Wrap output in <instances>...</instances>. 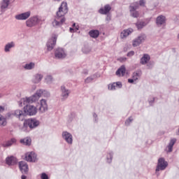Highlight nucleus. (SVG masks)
<instances>
[{"label": "nucleus", "instance_id": "22", "mask_svg": "<svg viewBox=\"0 0 179 179\" xmlns=\"http://www.w3.org/2000/svg\"><path fill=\"white\" fill-rule=\"evenodd\" d=\"M42 79H43V75L40 73L34 74V76L32 77V83L35 84H38L40 82H41Z\"/></svg>", "mask_w": 179, "mask_h": 179}, {"label": "nucleus", "instance_id": "3", "mask_svg": "<svg viewBox=\"0 0 179 179\" xmlns=\"http://www.w3.org/2000/svg\"><path fill=\"white\" fill-rule=\"evenodd\" d=\"M167 166L168 162L165 160L164 158H158L157 168H155V175L159 177L160 175L159 172L164 171L166 169Z\"/></svg>", "mask_w": 179, "mask_h": 179}, {"label": "nucleus", "instance_id": "30", "mask_svg": "<svg viewBox=\"0 0 179 179\" xmlns=\"http://www.w3.org/2000/svg\"><path fill=\"white\" fill-rule=\"evenodd\" d=\"M64 22H65V18L62 17L61 18L60 21H57V20H53L52 24L53 27H59L64 23Z\"/></svg>", "mask_w": 179, "mask_h": 179}, {"label": "nucleus", "instance_id": "46", "mask_svg": "<svg viewBox=\"0 0 179 179\" xmlns=\"http://www.w3.org/2000/svg\"><path fill=\"white\" fill-rule=\"evenodd\" d=\"M137 80H134V78H129V80H127V82L129 83H134L135 81H136Z\"/></svg>", "mask_w": 179, "mask_h": 179}, {"label": "nucleus", "instance_id": "34", "mask_svg": "<svg viewBox=\"0 0 179 179\" xmlns=\"http://www.w3.org/2000/svg\"><path fill=\"white\" fill-rule=\"evenodd\" d=\"M136 26L138 30H141L147 26V23L145 22H136Z\"/></svg>", "mask_w": 179, "mask_h": 179}, {"label": "nucleus", "instance_id": "43", "mask_svg": "<svg viewBox=\"0 0 179 179\" xmlns=\"http://www.w3.org/2000/svg\"><path fill=\"white\" fill-rule=\"evenodd\" d=\"M94 122H98V115L96 113H93Z\"/></svg>", "mask_w": 179, "mask_h": 179}, {"label": "nucleus", "instance_id": "13", "mask_svg": "<svg viewBox=\"0 0 179 179\" xmlns=\"http://www.w3.org/2000/svg\"><path fill=\"white\" fill-rule=\"evenodd\" d=\"M55 44H57V37L53 36L52 38L49 39L47 43L48 51H52L54 49Z\"/></svg>", "mask_w": 179, "mask_h": 179}, {"label": "nucleus", "instance_id": "20", "mask_svg": "<svg viewBox=\"0 0 179 179\" xmlns=\"http://www.w3.org/2000/svg\"><path fill=\"white\" fill-rule=\"evenodd\" d=\"M17 142L15 138H12L10 140L6 141L3 143L2 146L5 148H8L9 147L13 146V145L15 144Z\"/></svg>", "mask_w": 179, "mask_h": 179}, {"label": "nucleus", "instance_id": "59", "mask_svg": "<svg viewBox=\"0 0 179 179\" xmlns=\"http://www.w3.org/2000/svg\"><path fill=\"white\" fill-rule=\"evenodd\" d=\"M178 40L179 41V34H178Z\"/></svg>", "mask_w": 179, "mask_h": 179}, {"label": "nucleus", "instance_id": "58", "mask_svg": "<svg viewBox=\"0 0 179 179\" xmlns=\"http://www.w3.org/2000/svg\"><path fill=\"white\" fill-rule=\"evenodd\" d=\"M72 122V118H70V120H69V122Z\"/></svg>", "mask_w": 179, "mask_h": 179}, {"label": "nucleus", "instance_id": "31", "mask_svg": "<svg viewBox=\"0 0 179 179\" xmlns=\"http://www.w3.org/2000/svg\"><path fill=\"white\" fill-rule=\"evenodd\" d=\"M114 152L113 151H108L106 152V163L111 164L113 162Z\"/></svg>", "mask_w": 179, "mask_h": 179}, {"label": "nucleus", "instance_id": "42", "mask_svg": "<svg viewBox=\"0 0 179 179\" xmlns=\"http://www.w3.org/2000/svg\"><path fill=\"white\" fill-rule=\"evenodd\" d=\"M146 3V1L145 0H140L139 1V6L141 7H145V4Z\"/></svg>", "mask_w": 179, "mask_h": 179}, {"label": "nucleus", "instance_id": "4", "mask_svg": "<svg viewBox=\"0 0 179 179\" xmlns=\"http://www.w3.org/2000/svg\"><path fill=\"white\" fill-rule=\"evenodd\" d=\"M67 12V3H62L60 7L58 8V11L57 12V17H55V18H57V20H59V18L63 17L65 15H66Z\"/></svg>", "mask_w": 179, "mask_h": 179}, {"label": "nucleus", "instance_id": "17", "mask_svg": "<svg viewBox=\"0 0 179 179\" xmlns=\"http://www.w3.org/2000/svg\"><path fill=\"white\" fill-rule=\"evenodd\" d=\"M122 87L121 82H114L112 84L108 85V90L110 91H115L117 89H121Z\"/></svg>", "mask_w": 179, "mask_h": 179}, {"label": "nucleus", "instance_id": "37", "mask_svg": "<svg viewBox=\"0 0 179 179\" xmlns=\"http://www.w3.org/2000/svg\"><path fill=\"white\" fill-rule=\"evenodd\" d=\"M95 79V76H89L87 78H86L84 82L85 83H90Z\"/></svg>", "mask_w": 179, "mask_h": 179}, {"label": "nucleus", "instance_id": "29", "mask_svg": "<svg viewBox=\"0 0 179 179\" xmlns=\"http://www.w3.org/2000/svg\"><path fill=\"white\" fill-rule=\"evenodd\" d=\"M36 67V64L34 62H29L27 63L24 66H22V68H24L26 71H31Z\"/></svg>", "mask_w": 179, "mask_h": 179}, {"label": "nucleus", "instance_id": "54", "mask_svg": "<svg viewBox=\"0 0 179 179\" xmlns=\"http://www.w3.org/2000/svg\"><path fill=\"white\" fill-rule=\"evenodd\" d=\"M3 96L2 93H0V99H1Z\"/></svg>", "mask_w": 179, "mask_h": 179}, {"label": "nucleus", "instance_id": "36", "mask_svg": "<svg viewBox=\"0 0 179 179\" xmlns=\"http://www.w3.org/2000/svg\"><path fill=\"white\" fill-rule=\"evenodd\" d=\"M134 121V118H132L131 116H130L129 118L127 119V120L124 122V125L126 127H129L131 123Z\"/></svg>", "mask_w": 179, "mask_h": 179}, {"label": "nucleus", "instance_id": "60", "mask_svg": "<svg viewBox=\"0 0 179 179\" xmlns=\"http://www.w3.org/2000/svg\"><path fill=\"white\" fill-rule=\"evenodd\" d=\"M178 103H179V97H178Z\"/></svg>", "mask_w": 179, "mask_h": 179}, {"label": "nucleus", "instance_id": "28", "mask_svg": "<svg viewBox=\"0 0 179 179\" xmlns=\"http://www.w3.org/2000/svg\"><path fill=\"white\" fill-rule=\"evenodd\" d=\"M88 34L92 38H97L100 35V31L98 29H92L89 31Z\"/></svg>", "mask_w": 179, "mask_h": 179}, {"label": "nucleus", "instance_id": "27", "mask_svg": "<svg viewBox=\"0 0 179 179\" xmlns=\"http://www.w3.org/2000/svg\"><path fill=\"white\" fill-rule=\"evenodd\" d=\"M20 143L26 146H31V139L29 137H26L20 140Z\"/></svg>", "mask_w": 179, "mask_h": 179}, {"label": "nucleus", "instance_id": "18", "mask_svg": "<svg viewBox=\"0 0 179 179\" xmlns=\"http://www.w3.org/2000/svg\"><path fill=\"white\" fill-rule=\"evenodd\" d=\"M10 0H2L0 3V8L1 13H5L8 9Z\"/></svg>", "mask_w": 179, "mask_h": 179}, {"label": "nucleus", "instance_id": "24", "mask_svg": "<svg viewBox=\"0 0 179 179\" xmlns=\"http://www.w3.org/2000/svg\"><path fill=\"white\" fill-rule=\"evenodd\" d=\"M15 48V43L11 41L10 43H7L6 45L4 46V52L8 53L10 52L12 48Z\"/></svg>", "mask_w": 179, "mask_h": 179}, {"label": "nucleus", "instance_id": "47", "mask_svg": "<svg viewBox=\"0 0 179 179\" xmlns=\"http://www.w3.org/2000/svg\"><path fill=\"white\" fill-rule=\"evenodd\" d=\"M120 62H125L127 61V57H120Z\"/></svg>", "mask_w": 179, "mask_h": 179}, {"label": "nucleus", "instance_id": "57", "mask_svg": "<svg viewBox=\"0 0 179 179\" xmlns=\"http://www.w3.org/2000/svg\"><path fill=\"white\" fill-rule=\"evenodd\" d=\"M73 27H76V23H73L72 25Z\"/></svg>", "mask_w": 179, "mask_h": 179}, {"label": "nucleus", "instance_id": "7", "mask_svg": "<svg viewBox=\"0 0 179 179\" xmlns=\"http://www.w3.org/2000/svg\"><path fill=\"white\" fill-rule=\"evenodd\" d=\"M40 19L37 16L31 17L26 21V25L28 27H34L37 24H39Z\"/></svg>", "mask_w": 179, "mask_h": 179}, {"label": "nucleus", "instance_id": "61", "mask_svg": "<svg viewBox=\"0 0 179 179\" xmlns=\"http://www.w3.org/2000/svg\"><path fill=\"white\" fill-rule=\"evenodd\" d=\"M178 136H179V127H178Z\"/></svg>", "mask_w": 179, "mask_h": 179}, {"label": "nucleus", "instance_id": "1", "mask_svg": "<svg viewBox=\"0 0 179 179\" xmlns=\"http://www.w3.org/2000/svg\"><path fill=\"white\" fill-rule=\"evenodd\" d=\"M43 94H44V96L47 98L50 97V96L48 92L43 91V90H37L36 93L31 96L21 99V101H19V106H26L24 107V111L22 110H15L14 111V116L16 117L17 119H19V120L24 121V117L27 115H36L37 113V108L29 104L38 101Z\"/></svg>", "mask_w": 179, "mask_h": 179}, {"label": "nucleus", "instance_id": "48", "mask_svg": "<svg viewBox=\"0 0 179 179\" xmlns=\"http://www.w3.org/2000/svg\"><path fill=\"white\" fill-rule=\"evenodd\" d=\"M5 111V106H0V113H3Z\"/></svg>", "mask_w": 179, "mask_h": 179}, {"label": "nucleus", "instance_id": "41", "mask_svg": "<svg viewBox=\"0 0 179 179\" xmlns=\"http://www.w3.org/2000/svg\"><path fill=\"white\" fill-rule=\"evenodd\" d=\"M90 51L91 50H90V48H85V47L83 48V52L84 54H88V53H90Z\"/></svg>", "mask_w": 179, "mask_h": 179}, {"label": "nucleus", "instance_id": "39", "mask_svg": "<svg viewBox=\"0 0 179 179\" xmlns=\"http://www.w3.org/2000/svg\"><path fill=\"white\" fill-rule=\"evenodd\" d=\"M130 15L134 18H137L139 16V13L138 11H129Z\"/></svg>", "mask_w": 179, "mask_h": 179}, {"label": "nucleus", "instance_id": "23", "mask_svg": "<svg viewBox=\"0 0 179 179\" xmlns=\"http://www.w3.org/2000/svg\"><path fill=\"white\" fill-rule=\"evenodd\" d=\"M132 32H134V29H132L131 28H129V29H124V31L121 32L120 37H121L122 39L126 38Z\"/></svg>", "mask_w": 179, "mask_h": 179}, {"label": "nucleus", "instance_id": "9", "mask_svg": "<svg viewBox=\"0 0 179 179\" xmlns=\"http://www.w3.org/2000/svg\"><path fill=\"white\" fill-rule=\"evenodd\" d=\"M25 159L29 162H36L37 160V155L34 151L26 153Z\"/></svg>", "mask_w": 179, "mask_h": 179}, {"label": "nucleus", "instance_id": "2", "mask_svg": "<svg viewBox=\"0 0 179 179\" xmlns=\"http://www.w3.org/2000/svg\"><path fill=\"white\" fill-rule=\"evenodd\" d=\"M40 124V122L35 118L26 119L22 123V127H21V131L24 133L31 132V131L34 130Z\"/></svg>", "mask_w": 179, "mask_h": 179}, {"label": "nucleus", "instance_id": "26", "mask_svg": "<svg viewBox=\"0 0 179 179\" xmlns=\"http://www.w3.org/2000/svg\"><path fill=\"white\" fill-rule=\"evenodd\" d=\"M126 73V67L124 65H122L116 71L117 76H124Z\"/></svg>", "mask_w": 179, "mask_h": 179}, {"label": "nucleus", "instance_id": "51", "mask_svg": "<svg viewBox=\"0 0 179 179\" xmlns=\"http://www.w3.org/2000/svg\"><path fill=\"white\" fill-rule=\"evenodd\" d=\"M154 102H155V98H152V100L149 101V103H150V105H152V103H154Z\"/></svg>", "mask_w": 179, "mask_h": 179}, {"label": "nucleus", "instance_id": "35", "mask_svg": "<svg viewBox=\"0 0 179 179\" xmlns=\"http://www.w3.org/2000/svg\"><path fill=\"white\" fill-rule=\"evenodd\" d=\"M138 9V3H134L129 6V11H136Z\"/></svg>", "mask_w": 179, "mask_h": 179}, {"label": "nucleus", "instance_id": "15", "mask_svg": "<svg viewBox=\"0 0 179 179\" xmlns=\"http://www.w3.org/2000/svg\"><path fill=\"white\" fill-rule=\"evenodd\" d=\"M29 16H31V11H27L26 13H22L21 14L16 15L15 19L17 20H27Z\"/></svg>", "mask_w": 179, "mask_h": 179}, {"label": "nucleus", "instance_id": "14", "mask_svg": "<svg viewBox=\"0 0 179 179\" xmlns=\"http://www.w3.org/2000/svg\"><path fill=\"white\" fill-rule=\"evenodd\" d=\"M38 110L41 113H44L47 110H48V105L47 104L46 100H45L44 99H42L41 101H40V106L38 108Z\"/></svg>", "mask_w": 179, "mask_h": 179}, {"label": "nucleus", "instance_id": "50", "mask_svg": "<svg viewBox=\"0 0 179 179\" xmlns=\"http://www.w3.org/2000/svg\"><path fill=\"white\" fill-rule=\"evenodd\" d=\"M83 73L85 74V75H87L88 74V71L87 69H84L83 71Z\"/></svg>", "mask_w": 179, "mask_h": 179}, {"label": "nucleus", "instance_id": "16", "mask_svg": "<svg viewBox=\"0 0 179 179\" xmlns=\"http://www.w3.org/2000/svg\"><path fill=\"white\" fill-rule=\"evenodd\" d=\"M6 164L7 166H14L17 164V159L13 156H9L6 158Z\"/></svg>", "mask_w": 179, "mask_h": 179}, {"label": "nucleus", "instance_id": "8", "mask_svg": "<svg viewBox=\"0 0 179 179\" xmlns=\"http://www.w3.org/2000/svg\"><path fill=\"white\" fill-rule=\"evenodd\" d=\"M145 39H146V35H145L144 34L139 35V36L135 38L132 42V46L136 48L137 46L141 45V44H142V43H143Z\"/></svg>", "mask_w": 179, "mask_h": 179}, {"label": "nucleus", "instance_id": "38", "mask_svg": "<svg viewBox=\"0 0 179 179\" xmlns=\"http://www.w3.org/2000/svg\"><path fill=\"white\" fill-rule=\"evenodd\" d=\"M45 83L50 84L52 82V76H47L45 78Z\"/></svg>", "mask_w": 179, "mask_h": 179}, {"label": "nucleus", "instance_id": "21", "mask_svg": "<svg viewBox=\"0 0 179 179\" xmlns=\"http://www.w3.org/2000/svg\"><path fill=\"white\" fill-rule=\"evenodd\" d=\"M150 59L151 57L148 54H143L140 59V64H141V65H146L147 63L150 62Z\"/></svg>", "mask_w": 179, "mask_h": 179}, {"label": "nucleus", "instance_id": "40", "mask_svg": "<svg viewBox=\"0 0 179 179\" xmlns=\"http://www.w3.org/2000/svg\"><path fill=\"white\" fill-rule=\"evenodd\" d=\"M154 66H155V62L151 61L147 63V66H148V69H152V67H154Z\"/></svg>", "mask_w": 179, "mask_h": 179}, {"label": "nucleus", "instance_id": "10", "mask_svg": "<svg viewBox=\"0 0 179 179\" xmlns=\"http://www.w3.org/2000/svg\"><path fill=\"white\" fill-rule=\"evenodd\" d=\"M62 138L67 143L68 145L73 144V136L68 131L62 132Z\"/></svg>", "mask_w": 179, "mask_h": 179}, {"label": "nucleus", "instance_id": "6", "mask_svg": "<svg viewBox=\"0 0 179 179\" xmlns=\"http://www.w3.org/2000/svg\"><path fill=\"white\" fill-rule=\"evenodd\" d=\"M55 57L57 59H64L66 57V52L64 48H57L55 51Z\"/></svg>", "mask_w": 179, "mask_h": 179}, {"label": "nucleus", "instance_id": "45", "mask_svg": "<svg viewBox=\"0 0 179 179\" xmlns=\"http://www.w3.org/2000/svg\"><path fill=\"white\" fill-rule=\"evenodd\" d=\"M134 55V51H130V52H127V56L128 57H131Z\"/></svg>", "mask_w": 179, "mask_h": 179}, {"label": "nucleus", "instance_id": "49", "mask_svg": "<svg viewBox=\"0 0 179 179\" xmlns=\"http://www.w3.org/2000/svg\"><path fill=\"white\" fill-rule=\"evenodd\" d=\"M13 115L14 116V112L13 113H7V117H8L9 118L13 117Z\"/></svg>", "mask_w": 179, "mask_h": 179}, {"label": "nucleus", "instance_id": "11", "mask_svg": "<svg viewBox=\"0 0 179 179\" xmlns=\"http://www.w3.org/2000/svg\"><path fill=\"white\" fill-rule=\"evenodd\" d=\"M155 24L158 27L165 26L166 24V17L164 15H160L158 16L155 20Z\"/></svg>", "mask_w": 179, "mask_h": 179}, {"label": "nucleus", "instance_id": "19", "mask_svg": "<svg viewBox=\"0 0 179 179\" xmlns=\"http://www.w3.org/2000/svg\"><path fill=\"white\" fill-rule=\"evenodd\" d=\"M111 10V6L110 4H106L103 8L99 9V13L101 15H108V13Z\"/></svg>", "mask_w": 179, "mask_h": 179}, {"label": "nucleus", "instance_id": "53", "mask_svg": "<svg viewBox=\"0 0 179 179\" xmlns=\"http://www.w3.org/2000/svg\"><path fill=\"white\" fill-rule=\"evenodd\" d=\"M21 179H27V176L24 175H22Z\"/></svg>", "mask_w": 179, "mask_h": 179}, {"label": "nucleus", "instance_id": "44", "mask_svg": "<svg viewBox=\"0 0 179 179\" xmlns=\"http://www.w3.org/2000/svg\"><path fill=\"white\" fill-rule=\"evenodd\" d=\"M41 179H49L48 175L45 173H41Z\"/></svg>", "mask_w": 179, "mask_h": 179}, {"label": "nucleus", "instance_id": "52", "mask_svg": "<svg viewBox=\"0 0 179 179\" xmlns=\"http://www.w3.org/2000/svg\"><path fill=\"white\" fill-rule=\"evenodd\" d=\"M70 33H75L76 32L73 28H70Z\"/></svg>", "mask_w": 179, "mask_h": 179}, {"label": "nucleus", "instance_id": "55", "mask_svg": "<svg viewBox=\"0 0 179 179\" xmlns=\"http://www.w3.org/2000/svg\"><path fill=\"white\" fill-rule=\"evenodd\" d=\"M74 29H75V31H77L79 30V28L76 27Z\"/></svg>", "mask_w": 179, "mask_h": 179}, {"label": "nucleus", "instance_id": "33", "mask_svg": "<svg viewBox=\"0 0 179 179\" xmlns=\"http://www.w3.org/2000/svg\"><path fill=\"white\" fill-rule=\"evenodd\" d=\"M7 124L6 118L0 114V127H6Z\"/></svg>", "mask_w": 179, "mask_h": 179}, {"label": "nucleus", "instance_id": "56", "mask_svg": "<svg viewBox=\"0 0 179 179\" xmlns=\"http://www.w3.org/2000/svg\"><path fill=\"white\" fill-rule=\"evenodd\" d=\"M53 1H57V2H59V1H62V0H53Z\"/></svg>", "mask_w": 179, "mask_h": 179}, {"label": "nucleus", "instance_id": "25", "mask_svg": "<svg viewBox=\"0 0 179 179\" xmlns=\"http://www.w3.org/2000/svg\"><path fill=\"white\" fill-rule=\"evenodd\" d=\"M177 142V139L176 138H173L170 140L169 144L167 145V152H173V147H174L175 143Z\"/></svg>", "mask_w": 179, "mask_h": 179}, {"label": "nucleus", "instance_id": "32", "mask_svg": "<svg viewBox=\"0 0 179 179\" xmlns=\"http://www.w3.org/2000/svg\"><path fill=\"white\" fill-rule=\"evenodd\" d=\"M142 76V71L141 70H138L132 73V79L138 80V78H141Z\"/></svg>", "mask_w": 179, "mask_h": 179}, {"label": "nucleus", "instance_id": "12", "mask_svg": "<svg viewBox=\"0 0 179 179\" xmlns=\"http://www.w3.org/2000/svg\"><path fill=\"white\" fill-rule=\"evenodd\" d=\"M19 169L20 171L22 172V174H27L29 172V166L28 164L25 162H19Z\"/></svg>", "mask_w": 179, "mask_h": 179}, {"label": "nucleus", "instance_id": "5", "mask_svg": "<svg viewBox=\"0 0 179 179\" xmlns=\"http://www.w3.org/2000/svg\"><path fill=\"white\" fill-rule=\"evenodd\" d=\"M60 91H61V101H65L66 100H67L68 97H69V94H71V90H68L64 85H61Z\"/></svg>", "mask_w": 179, "mask_h": 179}]
</instances>
